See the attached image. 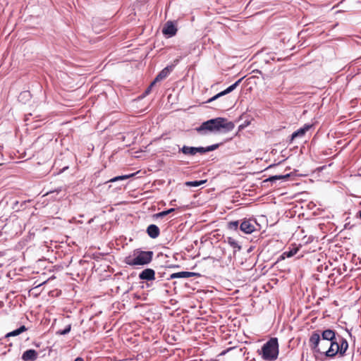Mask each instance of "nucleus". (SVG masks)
Listing matches in <instances>:
<instances>
[{"mask_svg":"<svg viewBox=\"0 0 361 361\" xmlns=\"http://www.w3.org/2000/svg\"><path fill=\"white\" fill-rule=\"evenodd\" d=\"M329 347L325 351V355L329 357H334L338 354V348H339V341L338 338H336L334 341L329 342Z\"/></svg>","mask_w":361,"mask_h":361,"instance_id":"nucleus-6","label":"nucleus"},{"mask_svg":"<svg viewBox=\"0 0 361 361\" xmlns=\"http://www.w3.org/2000/svg\"><path fill=\"white\" fill-rule=\"evenodd\" d=\"M214 361H217V360H214Z\"/></svg>","mask_w":361,"mask_h":361,"instance_id":"nucleus-35","label":"nucleus"},{"mask_svg":"<svg viewBox=\"0 0 361 361\" xmlns=\"http://www.w3.org/2000/svg\"><path fill=\"white\" fill-rule=\"evenodd\" d=\"M27 92H24V93H20V95L22 96L23 94H26Z\"/></svg>","mask_w":361,"mask_h":361,"instance_id":"nucleus-34","label":"nucleus"},{"mask_svg":"<svg viewBox=\"0 0 361 361\" xmlns=\"http://www.w3.org/2000/svg\"><path fill=\"white\" fill-rule=\"evenodd\" d=\"M231 247L234 249L233 252L235 253L237 251H240L241 250V246L239 245L237 240H235L232 237H228L225 240Z\"/></svg>","mask_w":361,"mask_h":361,"instance_id":"nucleus-18","label":"nucleus"},{"mask_svg":"<svg viewBox=\"0 0 361 361\" xmlns=\"http://www.w3.org/2000/svg\"><path fill=\"white\" fill-rule=\"evenodd\" d=\"M320 336L323 340H326L329 342H331L336 338L335 331L331 329H326L323 331Z\"/></svg>","mask_w":361,"mask_h":361,"instance_id":"nucleus-14","label":"nucleus"},{"mask_svg":"<svg viewBox=\"0 0 361 361\" xmlns=\"http://www.w3.org/2000/svg\"><path fill=\"white\" fill-rule=\"evenodd\" d=\"M71 330V324H68L63 330H59L56 331L57 335H66L68 334Z\"/></svg>","mask_w":361,"mask_h":361,"instance_id":"nucleus-23","label":"nucleus"},{"mask_svg":"<svg viewBox=\"0 0 361 361\" xmlns=\"http://www.w3.org/2000/svg\"><path fill=\"white\" fill-rule=\"evenodd\" d=\"M61 191V188H59L56 189V190H54V191H50L49 192H47V194L53 193V192H57V193H59V192H60Z\"/></svg>","mask_w":361,"mask_h":361,"instance_id":"nucleus-30","label":"nucleus"},{"mask_svg":"<svg viewBox=\"0 0 361 361\" xmlns=\"http://www.w3.org/2000/svg\"><path fill=\"white\" fill-rule=\"evenodd\" d=\"M313 127L312 124L306 123L302 128H299L290 137V142L298 137H303L305 133Z\"/></svg>","mask_w":361,"mask_h":361,"instance_id":"nucleus-8","label":"nucleus"},{"mask_svg":"<svg viewBox=\"0 0 361 361\" xmlns=\"http://www.w3.org/2000/svg\"><path fill=\"white\" fill-rule=\"evenodd\" d=\"M240 229L246 234H250L255 230V223L250 219H245L240 224Z\"/></svg>","mask_w":361,"mask_h":361,"instance_id":"nucleus-9","label":"nucleus"},{"mask_svg":"<svg viewBox=\"0 0 361 361\" xmlns=\"http://www.w3.org/2000/svg\"><path fill=\"white\" fill-rule=\"evenodd\" d=\"M197 274L195 272H190V271H180L177 273H173L171 274L170 279H180V278H190L193 276H196Z\"/></svg>","mask_w":361,"mask_h":361,"instance_id":"nucleus-16","label":"nucleus"},{"mask_svg":"<svg viewBox=\"0 0 361 361\" xmlns=\"http://www.w3.org/2000/svg\"><path fill=\"white\" fill-rule=\"evenodd\" d=\"M174 211H175L174 208H171L169 209H167V210H165V211H162L161 212L155 214H154V217H156V218H163V217L166 216V215L171 214V212H173Z\"/></svg>","mask_w":361,"mask_h":361,"instance_id":"nucleus-21","label":"nucleus"},{"mask_svg":"<svg viewBox=\"0 0 361 361\" xmlns=\"http://www.w3.org/2000/svg\"><path fill=\"white\" fill-rule=\"evenodd\" d=\"M242 80H243V78H240L235 83H233V85H230L228 87H227L224 91L216 94V95H214L212 98L209 99L208 101H207V103L212 102L217 99L220 97L224 96V95L231 92L232 91H233L237 87V86L239 85V83L242 81Z\"/></svg>","mask_w":361,"mask_h":361,"instance_id":"nucleus-7","label":"nucleus"},{"mask_svg":"<svg viewBox=\"0 0 361 361\" xmlns=\"http://www.w3.org/2000/svg\"><path fill=\"white\" fill-rule=\"evenodd\" d=\"M177 30L175 23L169 20L164 24L162 29V33L168 37H171L176 35Z\"/></svg>","mask_w":361,"mask_h":361,"instance_id":"nucleus-5","label":"nucleus"},{"mask_svg":"<svg viewBox=\"0 0 361 361\" xmlns=\"http://www.w3.org/2000/svg\"><path fill=\"white\" fill-rule=\"evenodd\" d=\"M338 341H339V348L338 352V354H339L341 356H343L348 350V341L342 338L341 336H338Z\"/></svg>","mask_w":361,"mask_h":361,"instance_id":"nucleus-15","label":"nucleus"},{"mask_svg":"<svg viewBox=\"0 0 361 361\" xmlns=\"http://www.w3.org/2000/svg\"><path fill=\"white\" fill-rule=\"evenodd\" d=\"M75 361H84L83 359L80 357H78L75 358Z\"/></svg>","mask_w":361,"mask_h":361,"instance_id":"nucleus-31","label":"nucleus"},{"mask_svg":"<svg viewBox=\"0 0 361 361\" xmlns=\"http://www.w3.org/2000/svg\"><path fill=\"white\" fill-rule=\"evenodd\" d=\"M206 181H207L206 180L188 181L186 183V185L188 186H191V187H198V186H200L201 185L204 184V183H206Z\"/></svg>","mask_w":361,"mask_h":361,"instance_id":"nucleus-22","label":"nucleus"},{"mask_svg":"<svg viewBox=\"0 0 361 361\" xmlns=\"http://www.w3.org/2000/svg\"><path fill=\"white\" fill-rule=\"evenodd\" d=\"M297 251H298L297 249H293L290 251L283 252V255H286L287 257H293V255H295L296 254Z\"/></svg>","mask_w":361,"mask_h":361,"instance_id":"nucleus-26","label":"nucleus"},{"mask_svg":"<svg viewBox=\"0 0 361 361\" xmlns=\"http://www.w3.org/2000/svg\"><path fill=\"white\" fill-rule=\"evenodd\" d=\"M154 252L152 251H142L136 249L131 255L125 258V263L131 267L144 266L152 260Z\"/></svg>","mask_w":361,"mask_h":361,"instance_id":"nucleus-2","label":"nucleus"},{"mask_svg":"<svg viewBox=\"0 0 361 361\" xmlns=\"http://www.w3.org/2000/svg\"><path fill=\"white\" fill-rule=\"evenodd\" d=\"M195 154L197 153L204 154L207 152V148L204 147H195Z\"/></svg>","mask_w":361,"mask_h":361,"instance_id":"nucleus-25","label":"nucleus"},{"mask_svg":"<svg viewBox=\"0 0 361 361\" xmlns=\"http://www.w3.org/2000/svg\"><path fill=\"white\" fill-rule=\"evenodd\" d=\"M289 177H290L289 173H287L285 175H276V176H271V177L267 178L266 180H264V182L274 183V182H276V180H287Z\"/></svg>","mask_w":361,"mask_h":361,"instance_id":"nucleus-19","label":"nucleus"},{"mask_svg":"<svg viewBox=\"0 0 361 361\" xmlns=\"http://www.w3.org/2000/svg\"><path fill=\"white\" fill-rule=\"evenodd\" d=\"M220 144H214L206 147L207 152L216 149L219 147Z\"/></svg>","mask_w":361,"mask_h":361,"instance_id":"nucleus-27","label":"nucleus"},{"mask_svg":"<svg viewBox=\"0 0 361 361\" xmlns=\"http://www.w3.org/2000/svg\"><path fill=\"white\" fill-rule=\"evenodd\" d=\"M38 357V353L35 350L29 349L25 350L22 355V360L24 361H35Z\"/></svg>","mask_w":361,"mask_h":361,"instance_id":"nucleus-12","label":"nucleus"},{"mask_svg":"<svg viewBox=\"0 0 361 361\" xmlns=\"http://www.w3.org/2000/svg\"><path fill=\"white\" fill-rule=\"evenodd\" d=\"M128 176H118V177H115V178H114L111 179V180H110V181H111V182H114V181H116V180H120V179H125V178H128Z\"/></svg>","mask_w":361,"mask_h":361,"instance_id":"nucleus-28","label":"nucleus"},{"mask_svg":"<svg viewBox=\"0 0 361 361\" xmlns=\"http://www.w3.org/2000/svg\"><path fill=\"white\" fill-rule=\"evenodd\" d=\"M330 343L321 338L319 331H313L309 339V345L314 353H324L329 348Z\"/></svg>","mask_w":361,"mask_h":361,"instance_id":"nucleus-4","label":"nucleus"},{"mask_svg":"<svg viewBox=\"0 0 361 361\" xmlns=\"http://www.w3.org/2000/svg\"><path fill=\"white\" fill-rule=\"evenodd\" d=\"M178 152H181L186 156H194L195 155V147L184 145L179 147Z\"/></svg>","mask_w":361,"mask_h":361,"instance_id":"nucleus-17","label":"nucleus"},{"mask_svg":"<svg viewBox=\"0 0 361 361\" xmlns=\"http://www.w3.org/2000/svg\"><path fill=\"white\" fill-rule=\"evenodd\" d=\"M173 66H168L161 70L159 73L156 76L154 80L152 82V85H154V84L157 82L161 81L165 79L170 73L173 71Z\"/></svg>","mask_w":361,"mask_h":361,"instance_id":"nucleus-10","label":"nucleus"},{"mask_svg":"<svg viewBox=\"0 0 361 361\" xmlns=\"http://www.w3.org/2000/svg\"><path fill=\"white\" fill-rule=\"evenodd\" d=\"M140 280L153 281L155 279V271L152 269H145L139 274Z\"/></svg>","mask_w":361,"mask_h":361,"instance_id":"nucleus-11","label":"nucleus"},{"mask_svg":"<svg viewBox=\"0 0 361 361\" xmlns=\"http://www.w3.org/2000/svg\"><path fill=\"white\" fill-rule=\"evenodd\" d=\"M279 343L276 338H271L262 346L261 353L262 358L266 361H274L279 356Z\"/></svg>","mask_w":361,"mask_h":361,"instance_id":"nucleus-3","label":"nucleus"},{"mask_svg":"<svg viewBox=\"0 0 361 361\" xmlns=\"http://www.w3.org/2000/svg\"><path fill=\"white\" fill-rule=\"evenodd\" d=\"M154 85H152V83L150 84V85L146 89V90L145 91V93H144V95L146 96L147 94H149V92H151V90H152V87H153Z\"/></svg>","mask_w":361,"mask_h":361,"instance_id":"nucleus-29","label":"nucleus"},{"mask_svg":"<svg viewBox=\"0 0 361 361\" xmlns=\"http://www.w3.org/2000/svg\"><path fill=\"white\" fill-rule=\"evenodd\" d=\"M357 216L361 219V210L357 213Z\"/></svg>","mask_w":361,"mask_h":361,"instance_id":"nucleus-33","label":"nucleus"},{"mask_svg":"<svg viewBox=\"0 0 361 361\" xmlns=\"http://www.w3.org/2000/svg\"><path fill=\"white\" fill-rule=\"evenodd\" d=\"M239 226L238 221H233L228 223V228L231 230L236 231Z\"/></svg>","mask_w":361,"mask_h":361,"instance_id":"nucleus-24","label":"nucleus"},{"mask_svg":"<svg viewBox=\"0 0 361 361\" xmlns=\"http://www.w3.org/2000/svg\"><path fill=\"white\" fill-rule=\"evenodd\" d=\"M26 330H27L26 327L24 325H23L20 327H19L18 329L8 333L6 334V337L18 336V335L20 334L21 333L25 331Z\"/></svg>","mask_w":361,"mask_h":361,"instance_id":"nucleus-20","label":"nucleus"},{"mask_svg":"<svg viewBox=\"0 0 361 361\" xmlns=\"http://www.w3.org/2000/svg\"><path fill=\"white\" fill-rule=\"evenodd\" d=\"M227 350H223L220 354L219 355H224L226 353Z\"/></svg>","mask_w":361,"mask_h":361,"instance_id":"nucleus-32","label":"nucleus"},{"mask_svg":"<svg viewBox=\"0 0 361 361\" xmlns=\"http://www.w3.org/2000/svg\"><path fill=\"white\" fill-rule=\"evenodd\" d=\"M147 233L150 238L154 239L159 235L160 230L157 225L150 224L147 228Z\"/></svg>","mask_w":361,"mask_h":361,"instance_id":"nucleus-13","label":"nucleus"},{"mask_svg":"<svg viewBox=\"0 0 361 361\" xmlns=\"http://www.w3.org/2000/svg\"><path fill=\"white\" fill-rule=\"evenodd\" d=\"M235 125L232 121H228L226 118L218 117L203 122L199 127L196 128V131L201 134L205 135L207 133L230 132L233 130Z\"/></svg>","mask_w":361,"mask_h":361,"instance_id":"nucleus-1","label":"nucleus"}]
</instances>
